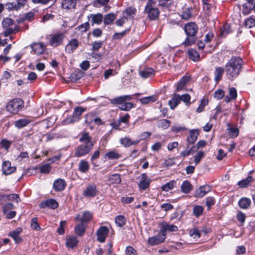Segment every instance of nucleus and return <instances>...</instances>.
Segmentation results:
<instances>
[{
  "label": "nucleus",
  "instance_id": "nucleus-1",
  "mask_svg": "<svg viewBox=\"0 0 255 255\" xmlns=\"http://www.w3.org/2000/svg\"><path fill=\"white\" fill-rule=\"evenodd\" d=\"M89 133H83L79 138V141L83 143L76 147L74 153L75 156L80 157L88 154L94 147V143Z\"/></svg>",
  "mask_w": 255,
  "mask_h": 255
},
{
  "label": "nucleus",
  "instance_id": "nucleus-2",
  "mask_svg": "<svg viewBox=\"0 0 255 255\" xmlns=\"http://www.w3.org/2000/svg\"><path fill=\"white\" fill-rule=\"evenodd\" d=\"M243 64V60L237 57L231 58L225 65V72L228 78L232 79L237 77L240 73Z\"/></svg>",
  "mask_w": 255,
  "mask_h": 255
},
{
  "label": "nucleus",
  "instance_id": "nucleus-3",
  "mask_svg": "<svg viewBox=\"0 0 255 255\" xmlns=\"http://www.w3.org/2000/svg\"><path fill=\"white\" fill-rule=\"evenodd\" d=\"M157 0H148L145 8V12L147 14L150 20H155L158 17L159 11L155 7Z\"/></svg>",
  "mask_w": 255,
  "mask_h": 255
},
{
  "label": "nucleus",
  "instance_id": "nucleus-4",
  "mask_svg": "<svg viewBox=\"0 0 255 255\" xmlns=\"http://www.w3.org/2000/svg\"><path fill=\"white\" fill-rule=\"evenodd\" d=\"M23 101L20 99H14L8 103L6 106V110L12 114H16L21 108Z\"/></svg>",
  "mask_w": 255,
  "mask_h": 255
},
{
  "label": "nucleus",
  "instance_id": "nucleus-5",
  "mask_svg": "<svg viewBox=\"0 0 255 255\" xmlns=\"http://www.w3.org/2000/svg\"><path fill=\"white\" fill-rule=\"evenodd\" d=\"M86 109L82 107H76L74 109V111L73 115L71 117H68L64 122L66 124H69L75 123L78 121L81 115L83 113L86 111Z\"/></svg>",
  "mask_w": 255,
  "mask_h": 255
},
{
  "label": "nucleus",
  "instance_id": "nucleus-6",
  "mask_svg": "<svg viewBox=\"0 0 255 255\" xmlns=\"http://www.w3.org/2000/svg\"><path fill=\"white\" fill-rule=\"evenodd\" d=\"M65 35L62 33H58L52 35L49 39V44L54 47H56L62 44Z\"/></svg>",
  "mask_w": 255,
  "mask_h": 255
},
{
  "label": "nucleus",
  "instance_id": "nucleus-7",
  "mask_svg": "<svg viewBox=\"0 0 255 255\" xmlns=\"http://www.w3.org/2000/svg\"><path fill=\"white\" fill-rule=\"evenodd\" d=\"M198 28L194 22H190L184 26V30L188 36L194 37L197 32Z\"/></svg>",
  "mask_w": 255,
  "mask_h": 255
},
{
  "label": "nucleus",
  "instance_id": "nucleus-8",
  "mask_svg": "<svg viewBox=\"0 0 255 255\" xmlns=\"http://www.w3.org/2000/svg\"><path fill=\"white\" fill-rule=\"evenodd\" d=\"M98 192L97 187L94 183L88 184L83 192V196L87 197H93L96 196Z\"/></svg>",
  "mask_w": 255,
  "mask_h": 255
},
{
  "label": "nucleus",
  "instance_id": "nucleus-9",
  "mask_svg": "<svg viewBox=\"0 0 255 255\" xmlns=\"http://www.w3.org/2000/svg\"><path fill=\"white\" fill-rule=\"evenodd\" d=\"M165 239V234L161 232L156 236L149 238L148 243L149 245L153 246L163 242Z\"/></svg>",
  "mask_w": 255,
  "mask_h": 255
},
{
  "label": "nucleus",
  "instance_id": "nucleus-10",
  "mask_svg": "<svg viewBox=\"0 0 255 255\" xmlns=\"http://www.w3.org/2000/svg\"><path fill=\"white\" fill-rule=\"evenodd\" d=\"M139 182L138 184L139 188L141 190H145L149 187L151 179L149 178L146 174H141L139 177Z\"/></svg>",
  "mask_w": 255,
  "mask_h": 255
},
{
  "label": "nucleus",
  "instance_id": "nucleus-11",
  "mask_svg": "<svg viewBox=\"0 0 255 255\" xmlns=\"http://www.w3.org/2000/svg\"><path fill=\"white\" fill-rule=\"evenodd\" d=\"M92 218V214L89 211L82 212L77 214L75 217V220L80 221L82 223L89 222Z\"/></svg>",
  "mask_w": 255,
  "mask_h": 255
},
{
  "label": "nucleus",
  "instance_id": "nucleus-12",
  "mask_svg": "<svg viewBox=\"0 0 255 255\" xmlns=\"http://www.w3.org/2000/svg\"><path fill=\"white\" fill-rule=\"evenodd\" d=\"M33 53L37 55L42 54L46 49V46L41 42L34 43L31 45Z\"/></svg>",
  "mask_w": 255,
  "mask_h": 255
},
{
  "label": "nucleus",
  "instance_id": "nucleus-13",
  "mask_svg": "<svg viewBox=\"0 0 255 255\" xmlns=\"http://www.w3.org/2000/svg\"><path fill=\"white\" fill-rule=\"evenodd\" d=\"M212 187L209 185H205L197 189L194 194V196L197 198H202L206 194L210 192Z\"/></svg>",
  "mask_w": 255,
  "mask_h": 255
},
{
  "label": "nucleus",
  "instance_id": "nucleus-14",
  "mask_svg": "<svg viewBox=\"0 0 255 255\" xmlns=\"http://www.w3.org/2000/svg\"><path fill=\"white\" fill-rule=\"evenodd\" d=\"M109 230L107 227L105 226L100 227L97 232V240L101 243L105 242Z\"/></svg>",
  "mask_w": 255,
  "mask_h": 255
},
{
  "label": "nucleus",
  "instance_id": "nucleus-15",
  "mask_svg": "<svg viewBox=\"0 0 255 255\" xmlns=\"http://www.w3.org/2000/svg\"><path fill=\"white\" fill-rule=\"evenodd\" d=\"M199 134V130L196 129H190L189 130V135L187 136L186 141L187 144H193L197 140L198 135Z\"/></svg>",
  "mask_w": 255,
  "mask_h": 255
},
{
  "label": "nucleus",
  "instance_id": "nucleus-16",
  "mask_svg": "<svg viewBox=\"0 0 255 255\" xmlns=\"http://www.w3.org/2000/svg\"><path fill=\"white\" fill-rule=\"evenodd\" d=\"M77 4V0H62L61 7L62 9L68 10L74 8Z\"/></svg>",
  "mask_w": 255,
  "mask_h": 255
},
{
  "label": "nucleus",
  "instance_id": "nucleus-17",
  "mask_svg": "<svg viewBox=\"0 0 255 255\" xmlns=\"http://www.w3.org/2000/svg\"><path fill=\"white\" fill-rule=\"evenodd\" d=\"M2 170L4 174L9 175L15 172L16 167L12 166L9 161H5L2 163Z\"/></svg>",
  "mask_w": 255,
  "mask_h": 255
},
{
  "label": "nucleus",
  "instance_id": "nucleus-18",
  "mask_svg": "<svg viewBox=\"0 0 255 255\" xmlns=\"http://www.w3.org/2000/svg\"><path fill=\"white\" fill-rule=\"evenodd\" d=\"M58 206V203L54 199H49L41 202L39 204L40 208L48 207L53 209L57 208Z\"/></svg>",
  "mask_w": 255,
  "mask_h": 255
},
{
  "label": "nucleus",
  "instance_id": "nucleus-19",
  "mask_svg": "<svg viewBox=\"0 0 255 255\" xmlns=\"http://www.w3.org/2000/svg\"><path fill=\"white\" fill-rule=\"evenodd\" d=\"M79 46V42L76 39H72L69 41L65 47V50L69 53H73Z\"/></svg>",
  "mask_w": 255,
  "mask_h": 255
},
{
  "label": "nucleus",
  "instance_id": "nucleus-20",
  "mask_svg": "<svg viewBox=\"0 0 255 255\" xmlns=\"http://www.w3.org/2000/svg\"><path fill=\"white\" fill-rule=\"evenodd\" d=\"M140 140H132L129 137L125 136L120 140V142L124 147H129L131 145H137Z\"/></svg>",
  "mask_w": 255,
  "mask_h": 255
},
{
  "label": "nucleus",
  "instance_id": "nucleus-21",
  "mask_svg": "<svg viewBox=\"0 0 255 255\" xmlns=\"http://www.w3.org/2000/svg\"><path fill=\"white\" fill-rule=\"evenodd\" d=\"M89 20L92 23V25L94 24H100L103 19L102 14L100 13L90 14L88 16Z\"/></svg>",
  "mask_w": 255,
  "mask_h": 255
},
{
  "label": "nucleus",
  "instance_id": "nucleus-22",
  "mask_svg": "<svg viewBox=\"0 0 255 255\" xmlns=\"http://www.w3.org/2000/svg\"><path fill=\"white\" fill-rule=\"evenodd\" d=\"M131 99L132 96L131 95H125L111 100V103L113 104H119L121 106L125 102L130 101Z\"/></svg>",
  "mask_w": 255,
  "mask_h": 255
},
{
  "label": "nucleus",
  "instance_id": "nucleus-23",
  "mask_svg": "<svg viewBox=\"0 0 255 255\" xmlns=\"http://www.w3.org/2000/svg\"><path fill=\"white\" fill-rule=\"evenodd\" d=\"M66 185L64 180L58 179L53 183V188L56 191H61L63 190Z\"/></svg>",
  "mask_w": 255,
  "mask_h": 255
},
{
  "label": "nucleus",
  "instance_id": "nucleus-24",
  "mask_svg": "<svg viewBox=\"0 0 255 255\" xmlns=\"http://www.w3.org/2000/svg\"><path fill=\"white\" fill-rule=\"evenodd\" d=\"M78 241L76 237L69 236L67 237L66 239V246L70 249H73L77 245Z\"/></svg>",
  "mask_w": 255,
  "mask_h": 255
},
{
  "label": "nucleus",
  "instance_id": "nucleus-25",
  "mask_svg": "<svg viewBox=\"0 0 255 255\" xmlns=\"http://www.w3.org/2000/svg\"><path fill=\"white\" fill-rule=\"evenodd\" d=\"M22 231V229L20 228H18L14 231L9 233L10 236L15 241L16 243H19L21 242L22 239L19 237V234Z\"/></svg>",
  "mask_w": 255,
  "mask_h": 255
},
{
  "label": "nucleus",
  "instance_id": "nucleus-26",
  "mask_svg": "<svg viewBox=\"0 0 255 255\" xmlns=\"http://www.w3.org/2000/svg\"><path fill=\"white\" fill-rule=\"evenodd\" d=\"M178 228L174 225L163 224L161 229V232L166 234V232H175L177 231Z\"/></svg>",
  "mask_w": 255,
  "mask_h": 255
},
{
  "label": "nucleus",
  "instance_id": "nucleus-27",
  "mask_svg": "<svg viewBox=\"0 0 255 255\" xmlns=\"http://www.w3.org/2000/svg\"><path fill=\"white\" fill-rule=\"evenodd\" d=\"M154 74V71L150 68H146L140 72V75L143 78H149Z\"/></svg>",
  "mask_w": 255,
  "mask_h": 255
},
{
  "label": "nucleus",
  "instance_id": "nucleus-28",
  "mask_svg": "<svg viewBox=\"0 0 255 255\" xmlns=\"http://www.w3.org/2000/svg\"><path fill=\"white\" fill-rule=\"evenodd\" d=\"M229 97L227 96L225 97V101L227 103H229L232 100H234L237 98V91L234 88H231L229 89Z\"/></svg>",
  "mask_w": 255,
  "mask_h": 255
},
{
  "label": "nucleus",
  "instance_id": "nucleus-29",
  "mask_svg": "<svg viewBox=\"0 0 255 255\" xmlns=\"http://www.w3.org/2000/svg\"><path fill=\"white\" fill-rule=\"evenodd\" d=\"M192 189L191 184L188 181H184L181 186V190L183 193H189Z\"/></svg>",
  "mask_w": 255,
  "mask_h": 255
},
{
  "label": "nucleus",
  "instance_id": "nucleus-30",
  "mask_svg": "<svg viewBox=\"0 0 255 255\" xmlns=\"http://www.w3.org/2000/svg\"><path fill=\"white\" fill-rule=\"evenodd\" d=\"M30 121L27 119H22L17 120L14 123V126L18 128H21L26 126Z\"/></svg>",
  "mask_w": 255,
  "mask_h": 255
},
{
  "label": "nucleus",
  "instance_id": "nucleus-31",
  "mask_svg": "<svg viewBox=\"0 0 255 255\" xmlns=\"http://www.w3.org/2000/svg\"><path fill=\"white\" fill-rule=\"evenodd\" d=\"M157 100V97L155 95H152L148 97H145L141 98L139 100L140 103L142 104H147L150 103H152Z\"/></svg>",
  "mask_w": 255,
  "mask_h": 255
},
{
  "label": "nucleus",
  "instance_id": "nucleus-32",
  "mask_svg": "<svg viewBox=\"0 0 255 255\" xmlns=\"http://www.w3.org/2000/svg\"><path fill=\"white\" fill-rule=\"evenodd\" d=\"M79 170L83 173H85L88 171L89 169V165L88 162L85 160H82L79 163Z\"/></svg>",
  "mask_w": 255,
  "mask_h": 255
},
{
  "label": "nucleus",
  "instance_id": "nucleus-33",
  "mask_svg": "<svg viewBox=\"0 0 255 255\" xmlns=\"http://www.w3.org/2000/svg\"><path fill=\"white\" fill-rule=\"evenodd\" d=\"M109 181L111 184H119L121 183L122 180L119 174H115L109 176Z\"/></svg>",
  "mask_w": 255,
  "mask_h": 255
},
{
  "label": "nucleus",
  "instance_id": "nucleus-34",
  "mask_svg": "<svg viewBox=\"0 0 255 255\" xmlns=\"http://www.w3.org/2000/svg\"><path fill=\"white\" fill-rule=\"evenodd\" d=\"M180 101V96L175 95L172 99L169 101V105L172 109H174Z\"/></svg>",
  "mask_w": 255,
  "mask_h": 255
},
{
  "label": "nucleus",
  "instance_id": "nucleus-35",
  "mask_svg": "<svg viewBox=\"0 0 255 255\" xmlns=\"http://www.w3.org/2000/svg\"><path fill=\"white\" fill-rule=\"evenodd\" d=\"M189 77L188 76L183 77L177 83V91H179L182 90L186 83L189 81Z\"/></svg>",
  "mask_w": 255,
  "mask_h": 255
},
{
  "label": "nucleus",
  "instance_id": "nucleus-36",
  "mask_svg": "<svg viewBox=\"0 0 255 255\" xmlns=\"http://www.w3.org/2000/svg\"><path fill=\"white\" fill-rule=\"evenodd\" d=\"M223 73L224 69L222 67H218L215 68L214 72L215 80L217 82L219 81L222 79Z\"/></svg>",
  "mask_w": 255,
  "mask_h": 255
},
{
  "label": "nucleus",
  "instance_id": "nucleus-37",
  "mask_svg": "<svg viewBox=\"0 0 255 255\" xmlns=\"http://www.w3.org/2000/svg\"><path fill=\"white\" fill-rule=\"evenodd\" d=\"M189 58L194 61H197L199 60L200 55L199 53L194 49H190L188 51Z\"/></svg>",
  "mask_w": 255,
  "mask_h": 255
},
{
  "label": "nucleus",
  "instance_id": "nucleus-38",
  "mask_svg": "<svg viewBox=\"0 0 255 255\" xmlns=\"http://www.w3.org/2000/svg\"><path fill=\"white\" fill-rule=\"evenodd\" d=\"M251 200L247 198H243L240 200L239 205L241 208L247 209L251 204Z\"/></svg>",
  "mask_w": 255,
  "mask_h": 255
},
{
  "label": "nucleus",
  "instance_id": "nucleus-39",
  "mask_svg": "<svg viewBox=\"0 0 255 255\" xmlns=\"http://www.w3.org/2000/svg\"><path fill=\"white\" fill-rule=\"evenodd\" d=\"M90 28V25L88 22H85L79 25L76 28L77 32L79 33H83L86 32Z\"/></svg>",
  "mask_w": 255,
  "mask_h": 255
},
{
  "label": "nucleus",
  "instance_id": "nucleus-40",
  "mask_svg": "<svg viewBox=\"0 0 255 255\" xmlns=\"http://www.w3.org/2000/svg\"><path fill=\"white\" fill-rule=\"evenodd\" d=\"M253 181L252 176H249L247 178L238 182V185L241 188L246 187Z\"/></svg>",
  "mask_w": 255,
  "mask_h": 255
},
{
  "label": "nucleus",
  "instance_id": "nucleus-41",
  "mask_svg": "<svg viewBox=\"0 0 255 255\" xmlns=\"http://www.w3.org/2000/svg\"><path fill=\"white\" fill-rule=\"evenodd\" d=\"M126 222V218L123 216H118L115 218V223L119 227H123L125 225Z\"/></svg>",
  "mask_w": 255,
  "mask_h": 255
},
{
  "label": "nucleus",
  "instance_id": "nucleus-42",
  "mask_svg": "<svg viewBox=\"0 0 255 255\" xmlns=\"http://www.w3.org/2000/svg\"><path fill=\"white\" fill-rule=\"evenodd\" d=\"M85 231V227L82 224H78L75 228V231L76 234L81 236H82Z\"/></svg>",
  "mask_w": 255,
  "mask_h": 255
},
{
  "label": "nucleus",
  "instance_id": "nucleus-43",
  "mask_svg": "<svg viewBox=\"0 0 255 255\" xmlns=\"http://www.w3.org/2000/svg\"><path fill=\"white\" fill-rule=\"evenodd\" d=\"M51 170V166L49 164H45L39 167V171L41 173L48 174Z\"/></svg>",
  "mask_w": 255,
  "mask_h": 255
},
{
  "label": "nucleus",
  "instance_id": "nucleus-44",
  "mask_svg": "<svg viewBox=\"0 0 255 255\" xmlns=\"http://www.w3.org/2000/svg\"><path fill=\"white\" fill-rule=\"evenodd\" d=\"M115 19V16L113 13L107 14L104 19V22L105 24H111Z\"/></svg>",
  "mask_w": 255,
  "mask_h": 255
},
{
  "label": "nucleus",
  "instance_id": "nucleus-45",
  "mask_svg": "<svg viewBox=\"0 0 255 255\" xmlns=\"http://www.w3.org/2000/svg\"><path fill=\"white\" fill-rule=\"evenodd\" d=\"M175 181L172 180L171 181L166 184L163 185L161 187V189L163 191H168L169 190L172 189L173 188L174 185H175Z\"/></svg>",
  "mask_w": 255,
  "mask_h": 255
},
{
  "label": "nucleus",
  "instance_id": "nucleus-46",
  "mask_svg": "<svg viewBox=\"0 0 255 255\" xmlns=\"http://www.w3.org/2000/svg\"><path fill=\"white\" fill-rule=\"evenodd\" d=\"M132 107L133 104L132 103L125 102L121 106L119 107V108L122 111H128L130 110Z\"/></svg>",
  "mask_w": 255,
  "mask_h": 255
},
{
  "label": "nucleus",
  "instance_id": "nucleus-47",
  "mask_svg": "<svg viewBox=\"0 0 255 255\" xmlns=\"http://www.w3.org/2000/svg\"><path fill=\"white\" fill-rule=\"evenodd\" d=\"M170 125V122L165 119L160 120L158 123V126L162 128L166 129L168 128Z\"/></svg>",
  "mask_w": 255,
  "mask_h": 255
},
{
  "label": "nucleus",
  "instance_id": "nucleus-48",
  "mask_svg": "<svg viewBox=\"0 0 255 255\" xmlns=\"http://www.w3.org/2000/svg\"><path fill=\"white\" fill-rule=\"evenodd\" d=\"M189 235L195 239H198L201 236L199 231L196 228L190 230L189 231Z\"/></svg>",
  "mask_w": 255,
  "mask_h": 255
},
{
  "label": "nucleus",
  "instance_id": "nucleus-49",
  "mask_svg": "<svg viewBox=\"0 0 255 255\" xmlns=\"http://www.w3.org/2000/svg\"><path fill=\"white\" fill-rule=\"evenodd\" d=\"M205 152L203 151H199L194 156V162L196 164H198L201 160L204 157Z\"/></svg>",
  "mask_w": 255,
  "mask_h": 255
},
{
  "label": "nucleus",
  "instance_id": "nucleus-50",
  "mask_svg": "<svg viewBox=\"0 0 255 255\" xmlns=\"http://www.w3.org/2000/svg\"><path fill=\"white\" fill-rule=\"evenodd\" d=\"M228 130L229 135L232 138L237 137L239 134V130L237 128H228Z\"/></svg>",
  "mask_w": 255,
  "mask_h": 255
},
{
  "label": "nucleus",
  "instance_id": "nucleus-51",
  "mask_svg": "<svg viewBox=\"0 0 255 255\" xmlns=\"http://www.w3.org/2000/svg\"><path fill=\"white\" fill-rule=\"evenodd\" d=\"M106 156L109 159H118L120 157V155L116 151H111L106 154Z\"/></svg>",
  "mask_w": 255,
  "mask_h": 255
},
{
  "label": "nucleus",
  "instance_id": "nucleus-52",
  "mask_svg": "<svg viewBox=\"0 0 255 255\" xmlns=\"http://www.w3.org/2000/svg\"><path fill=\"white\" fill-rule=\"evenodd\" d=\"M6 197L9 201H15L16 203H18L20 201L19 195L17 194H9Z\"/></svg>",
  "mask_w": 255,
  "mask_h": 255
},
{
  "label": "nucleus",
  "instance_id": "nucleus-53",
  "mask_svg": "<svg viewBox=\"0 0 255 255\" xmlns=\"http://www.w3.org/2000/svg\"><path fill=\"white\" fill-rule=\"evenodd\" d=\"M203 211V208L201 206H196L193 208V213L196 217L200 216Z\"/></svg>",
  "mask_w": 255,
  "mask_h": 255
},
{
  "label": "nucleus",
  "instance_id": "nucleus-54",
  "mask_svg": "<svg viewBox=\"0 0 255 255\" xmlns=\"http://www.w3.org/2000/svg\"><path fill=\"white\" fill-rule=\"evenodd\" d=\"M135 9H132V8H127L124 12V17H127V18L128 17H133V15L135 13Z\"/></svg>",
  "mask_w": 255,
  "mask_h": 255
},
{
  "label": "nucleus",
  "instance_id": "nucleus-55",
  "mask_svg": "<svg viewBox=\"0 0 255 255\" xmlns=\"http://www.w3.org/2000/svg\"><path fill=\"white\" fill-rule=\"evenodd\" d=\"M207 103H208L207 101H206L205 99H202L201 101L200 104L199 105V107L196 109L197 112H198V113L201 112L203 110L205 106L207 104Z\"/></svg>",
  "mask_w": 255,
  "mask_h": 255
},
{
  "label": "nucleus",
  "instance_id": "nucleus-56",
  "mask_svg": "<svg viewBox=\"0 0 255 255\" xmlns=\"http://www.w3.org/2000/svg\"><path fill=\"white\" fill-rule=\"evenodd\" d=\"M37 219L36 218H33L31 220V227L32 229L35 230H39L40 228L37 222Z\"/></svg>",
  "mask_w": 255,
  "mask_h": 255
},
{
  "label": "nucleus",
  "instance_id": "nucleus-57",
  "mask_svg": "<svg viewBox=\"0 0 255 255\" xmlns=\"http://www.w3.org/2000/svg\"><path fill=\"white\" fill-rule=\"evenodd\" d=\"M225 92L222 90H218L214 93V97L217 100L221 99L224 96Z\"/></svg>",
  "mask_w": 255,
  "mask_h": 255
},
{
  "label": "nucleus",
  "instance_id": "nucleus-58",
  "mask_svg": "<svg viewBox=\"0 0 255 255\" xmlns=\"http://www.w3.org/2000/svg\"><path fill=\"white\" fill-rule=\"evenodd\" d=\"M14 208L13 205L10 203L5 204L2 208L3 213H6Z\"/></svg>",
  "mask_w": 255,
  "mask_h": 255
},
{
  "label": "nucleus",
  "instance_id": "nucleus-59",
  "mask_svg": "<svg viewBox=\"0 0 255 255\" xmlns=\"http://www.w3.org/2000/svg\"><path fill=\"white\" fill-rule=\"evenodd\" d=\"M13 20L10 18H4L2 22V24L4 27H7L13 24Z\"/></svg>",
  "mask_w": 255,
  "mask_h": 255
},
{
  "label": "nucleus",
  "instance_id": "nucleus-60",
  "mask_svg": "<svg viewBox=\"0 0 255 255\" xmlns=\"http://www.w3.org/2000/svg\"><path fill=\"white\" fill-rule=\"evenodd\" d=\"M195 42L194 37L187 36L185 41L183 42V44L185 46H188L192 44Z\"/></svg>",
  "mask_w": 255,
  "mask_h": 255
},
{
  "label": "nucleus",
  "instance_id": "nucleus-61",
  "mask_svg": "<svg viewBox=\"0 0 255 255\" xmlns=\"http://www.w3.org/2000/svg\"><path fill=\"white\" fill-rule=\"evenodd\" d=\"M195 42L194 37L187 36L185 41L183 42V44L185 46H188L192 44Z\"/></svg>",
  "mask_w": 255,
  "mask_h": 255
},
{
  "label": "nucleus",
  "instance_id": "nucleus-62",
  "mask_svg": "<svg viewBox=\"0 0 255 255\" xmlns=\"http://www.w3.org/2000/svg\"><path fill=\"white\" fill-rule=\"evenodd\" d=\"M126 253L127 255H136V251L131 247H127L126 250Z\"/></svg>",
  "mask_w": 255,
  "mask_h": 255
},
{
  "label": "nucleus",
  "instance_id": "nucleus-63",
  "mask_svg": "<svg viewBox=\"0 0 255 255\" xmlns=\"http://www.w3.org/2000/svg\"><path fill=\"white\" fill-rule=\"evenodd\" d=\"M246 27L251 28L255 25V19L252 18L248 19L245 22Z\"/></svg>",
  "mask_w": 255,
  "mask_h": 255
},
{
  "label": "nucleus",
  "instance_id": "nucleus-64",
  "mask_svg": "<svg viewBox=\"0 0 255 255\" xmlns=\"http://www.w3.org/2000/svg\"><path fill=\"white\" fill-rule=\"evenodd\" d=\"M230 32V27L229 25L226 24L224 26L223 29L221 30V35L224 36Z\"/></svg>",
  "mask_w": 255,
  "mask_h": 255
}]
</instances>
